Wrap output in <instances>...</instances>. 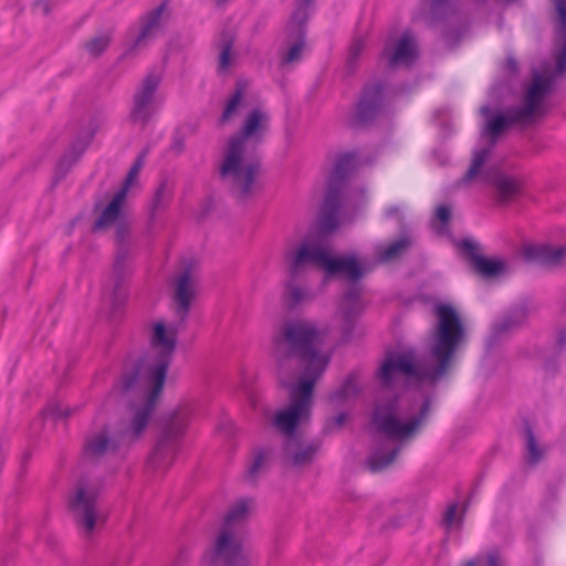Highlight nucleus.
Here are the masks:
<instances>
[{"label":"nucleus","instance_id":"1","mask_svg":"<svg viewBox=\"0 0 566 566\" xmlns=\"http://www.w3.org/2000/svg\"><path fill=\"white\" fill-rule=\"evenodd\" d=\"M434 314L438 323L429 339L428 358L419 359L412 350L391 353L379 368L382 389L373 424L386 440L375 444L367 460L373 472L391 464L401 449L399 442L411 438L423 423L430 409V389L464 339V327L451 305L437 304Z\"/></svg>","mask_w":566,"mask_h":566},{"label":"nucleus","instance_id":"2","mask_svg":"<svg viewBox=\"0 0 566 566\" xmlns=\"http://www.w3.org/2000/svg\"><path fill=\"white\" fill-rule=\"evenodd\" d=\"M319 332L314 323L306 321L287 323L272 337L271 354L277 377L290 390V403L275 413L273 426L286 438L284 457L293 467L310 463L317 451V446L305 442L295 434V429L310 418L313 388L331 359L329 354L319 349Z\"/></svg>","mask_w":566,"mask_h":566},{"label":"nucleus","instance_id":"3","mask_svg":"<svg viewBox=\"0 0 566 566\" xmlns=\"http://www.w3.org/2000/svg\"><path fill=\"white\" fill-rule=\"evenodd\" d=\"M178 326L157 321L150 333V348L132 370H125L107 403L122 396H137L140 401L127 408L122 419L92 433L85 444L90 458L127 450L145 432L161 394L167 369L177 345Z\"/></svg>","mask_w":566,"mask_h":566},{"label":"nucleus","instance_id":"4","mask_svg":"<svg viewBox=\"0 0 566 566\" xmlns=\"http://www.w3.org/2000/svg\"><path fill=\"white\" fill-rule=\"evenodd\" d=\"M554 3L558 17L554 66L546 65L541 72L534 73L520 107L490 117V107L485 105L481 108L482 115L488 117L482 130V140L486 145L473 151L472 163L463 177V182L491 185L501 203L512 201L520 195L522 179L488 166L491 149L500 135L514 126L531 124L546 112L545 97L552 90L554 80L566 71V0H554Z\"/></svg>","mask_w":566,"mask_h":566},{"label":"nucleus","instance_id":"5","mask_svg":"<svg viewBox=\"0 0 566 566\" xmlns=\"http://www.w3.org/2000/svg\"><path fill=\"white\" fill-rule=\"evenodd\" d=\"M282 261L289 277L283 283L281 301L290 310L301 307L314 298L310 286L297 280L306 269L318 268L327 277L338 276L356 282L374 268V262L366 258L333 255L323 240L312 233L301 240L289 241Z\"/></svg>","mask_w":566,"mask_h":566},{"label":"nucleus","instance_id":"6","mask_svg":"<svg viewBox=\"0 0 566 566\" xmlns=\"http://www.w3.org/2000/svg\"><path fill=\"white\" fill-rule=\"evenodd\" d=\"M270 116L258 107L248 113L241 132L226 143L219 172L221 179L230 185L241 197H248L258 188L260 160L256 147L269 129Z\"/></svg>","mask_w":566,"mask_h":566},{"label":"nucleus","instance_id":"7","mask_svg":"<svg viewBox=\"0 0 566 566\" xmlns=\"http://www.w3.org/2000/svg\"><path fill=\"white\" fill-rule=\"evenodd\" d=\"M252 509L253 503L248 499H241L230 507L226 515V525L212 546L205 552L201 566H252L239 534L232 528L244 521Z\"/></svg>","mask_w":566,"mask_h":566},{"label":"nucleus","instance_id":"8","mask_svg":"<svg viewBox=\"0 0 566 566\" xmlns=\"http://www.w3.org/2000/svg\"><path fill=\"white\" fill-rule=\"evenodd\" d=\"M200 410V401L197 398L190 397L179 402L148 460V467L154 472L160 473L169 468L177 452L178 439L185 433L189 423L199 416Z\"/></svg>","mask_w":566,"mask_h":566},{"label":"nucleus","instance_id":"9","mask_svg":"<svg viewBox=\"0 0 566 566\" xmlns=\"http://www.w3.org/2000/svg\"><path fill=\"white\" fill-rule=\"evenodd\" d=\"M101 486L97 480L81 479L69 497L70 510L86 534L92 533L105 518L97 506Z\"/></svg>","mask_w":566,"mask_h":566},{"label":"nucleus","instance_id":"10","mask_svg":"<svg viewBox=\"0 0 566 566\" xmlns=\"http://www.w3.org/2000/svg\"><path fill=\"white\" fill-rule=\"evenodd\" d=\"M312 0H300L284 31L280 48L282 66H290L301 61L305 50L304 24L308 17Z\"/></svg>","mask_w":566,"mask_h":566},{"label":"nucleus","instance_id":"11","mask_svg":"<svg viewBox=\"0 0 566 566\" xmlns=\"http://www.w3.org/2000/svg\"><path fill=\"white\" fill-rule=\"evenodd\" d=\"M163 73L149 72L140 82L133 101L130 117L136 123L147 122L161 107L165 97L159 92Z\"/></svg>","mask_w":566,"mask_h":566},{"label":"nucleus","instance_id":"12","mask_svg":"<svg viewBox=\"0 0 566 566\" xmlns=\"http://www.w3.org/2000/svg\"><path fill=\"white\" fill-rule=\"evenodd\" d=\"M350 202L348 198H343L337 189L331 188L326 195L322 207L321 229L323 232H331L339 224L347 221L346 209Z\"/></svg>","mask_w":566,"mask_h":566},{"label":"nucleus","instance_id":"13","mask_svg":"<svg viewBox=\"0 0 566 566\" xmlns=\"http://www.w3.org/2000/svg\"><path fill=\"white\" fill-rule=\"evenodd\" d=\"M384 56L391 67L410 65L418 56L417 43L412 34L405 32L398 40L387 43Z\"/></svg>","mask_w":566,"mask_h":566},{"label":"nucleus","instance_id":"14","mask_svg":"<svg viewBox=\"0 0 566 566\" xmlns=\"http://www.w3.org/2000/svg\"><path fill=\"white\" fill-rule=\"evenodd\" d=\"M197 287V274L192 268L186 269L177 275L174 284V300L177 304V314L181 321L188 314Z\"/></svg>","mask_w":566,"mask_h":566},{"label":"nucleus","instance_id":"15","mask_svg":"<svg viewBox=\"0 0 566 566\" xmlns=\"http://www.w3.org/2000/svg\"><path fill=\"white\" fill-rule=\"evenodd\" d=\"M458 247L471 259L475 271L485 277L499 275L505 269V263L502 260L480 255L478 245L471 240H463L458 243Z\"/></svg>","mask_w":566,"mask_h":566},{"label":"nucleus","instance_id":"16","mask_svg":"<svg viewBox=\"0 0 566 566\" xmlns=\"http://www.w3.org/2000/svg\"><path fill=\"white\" fill-rule=\"evenodd\" d=\"M523 254L528 261L557 265L566 260V247L527 244L523 248Z\"/></svg>","mask_w":566,"mask_h":566},{"label":"nucleus","instance_id":"17","mask_svg":"<svg viewBox=\"0 0 566 566\" xmlns=\"http://www.w3.org/2000/svg\"><path fill=\"white\" fill-rule=\"evenodd\" d=\"M384 99V88L380 84L366 86L357 104L360 120H368L379 111Z\"/></svg>","mask_w":566,"mask_h":566},{"label":"nucleus","instance_id":"18","mask_svg":"<svg viewBox=\"0 0 566 566\" xmlns=\"http://www.w3.org/2000/svg\"><path fill=\"white\" fill-rule=\"evenodd\" d=\"M165 11L164 6L158 7L150 12L143 21L138 31V34L133 41L134 49L145 44L150 38H153L161 27V15Z\"/></svg>","mask_w":566,"mask_h":566},{"label":"nucleus","instance_id":"19","mask_svg":"<svg viewBox=\"0 0 566 566\" xmlns=\"http://www.w3.org/2000/svg\"><path fill=\"white\" fill-rule=\"evenodd\" d=\"M126 198V189H120L105 207L101 217L95 222V229H104L117 222L122 214V208Z\"/></svg>","mask_w":566,"mask_h":566},{"label":"nucleus","instance_id":"20","mask_svg":"<svg viewBox=\"0 0 566 566\" xmlns=\"http://www.w3.org/2000/svg\"><path fill=\"white\" fill-rule=\"evenodd\" d=\"M358 165V158L353 153H345L339 155L334 164L332 170V179L334 182L344 179L352 170Z\"/></svg>","mask_w":566,"mask_h":566},{"label":"nucleus","instance_id":"21","mask_svg":"<svg viewBox=\"0 0 566 566\" xmlns=\"http://www.w3.org/2000/svg\"><path fill=\"white\" fill-rule=\"evenodd\" d=\"M410 241L401 238L388 247L379 245L376 248L377 262H390L399 258L409 247Z\"/></svg>","mask_w":566,"mask_h":566},{"label":"nucleus","instance_id":"22","mask_svg":"<svg viewBox=\"0 0 566 566\" xmlns=\"http://www.w3.org/2000/svg\"><path fill=\"white\" fill-rule=\"evenodd\" d=\"M244 92L245 84L241 82L238 83L235 91L226 103L224 109L221 115L222 123L229 122L239 113V109L241 108L243 103Z\"/></svg>","mask_w":566,"mask_h":566},{"label":"nucleus","instance_id":"23","mask_svg":"<svg viewBox=\"0 0 566 566\" xmlns=\"http://www.w3.org/2000/svg\"><path fill=\"white\" fill-rule=\"evenodd\" d=\"M358 392V384L355 376H350L346 379L344 385L329 397V403L333 407H337L342 403L347 402Z\"/></svg>","mask_w":566,"mask_h":566},{"label":"nucleus","instance_id":"24","mask_svg":"<svg viewBox=\"0 0 566 566\" xmlns=\"http://www.w3.org/2000/svg\"><path fill=\"white\" fill-rule=\"evenodd\" d=\"M360 310L361 302L359 297V289L357 286H353L344 296V300L342 302V311L344 312V317L346 319H349Z\"/></svg>","mask_w":566,"mask_h":566},{"label":"nucleus","instance_id":"25","mask_svg":"<svg viewBox=\"0 0 566 566\" xmlns=\"http://www.w3.org/2000/svg\"><path fill=\"white\" fill-rule=\"evenodd\" d=\"M449 219H450V209L446 206H439L437 208L434 217L431 221L432 229L438 234H447Z\"/></svg>","mask_w":566,"mask_h":566},{"label":"nucleus","instance_id":"26","mask_svg":"<svg viewBox=\"0 0 566 566\" xmlns=\"http://www.w3.org/2000/svg\"><path fill=\"white\" fill-rule=\"evenodd\" d=\"M461 566H505L502 557L495 551L490 552L488 555L476 556L473 559L467 560Z\"/></svg>","mask_w":566,"mask_h":566},{"label":"nucleus","instance_id":"27","mask_svg":"<svg viewBox=\"0 0 566 566\" xmlns=\"http://www.w3.org/2000/svg\"><path fill=\"white\" fill-rule=\"evenodd\" d=\"M543 450L537 446L536 440L530 429L526 431V458L532 464L538 462Z\"/></svg>","mask_w":566,"mask_h":566},{"label":"nucleus","instance_id":"28","mask_svg":"<svg viewBox=\"0 0 566 566\" xmlns=\"http://www.w3.org/2000/svg\"><path fill=\"white\" fill-rule=\"evenodd\" d=\"M234 60V53L232 51V40L223 43L219 54V70L227 72Z\"/></svg>","mask_w":566,"mask_h":566},{"label":"nucleus","instance_id":"29","mask_svg":"<svg viewBox=\"0 0 566 566\" xmlns=\"http://www.w3.org/2000/svg\"><path fill=\"white\" fill-rule=\"evenodd\" d=\"M461 522V514L459 511L458 504L453 503L449 505L447 509L444 516H443V523L447 526V528H457L460 525Z\"/></svg>","mask_w":566,"mask_h":566},{"label":"nucleus","instance_id":"30","mask_svg":"<svg viewBox=\"0 0 566 566\" xmlns=\"http://www.w3.org/2000/svg\"><path fill=\"white\" fill-rule=\"evenodd\" d=\"M109 36L107 34L98 35L92 39L87 44V51L93 55L101 54L109 44Z\"/></svg>","mask_w":566,"mask_h":566},{"label":"nucleus","instance_id":"31","mask_svg":"<svg viewBox=\"0 0 566 566\" xmlns=\"http://www.w3.org/2000/svg\"><path fill=\"white\" fill-rule=\"evenodd\" d=\"M269 459H270V452L266 450H262V451H259L258 453H255L253 462L250 467V473L252 475H254L259 471H261Z\"/></svg>","mask_w":566,"mask_h":566},{"label":"nucleus","instance_id":"32","mask_svg":"<svg viewBox=\"0 0 566 566\" xmlns=\"http://www.w3.org/2000/svg\"><path fill=\"white\" fill-rule=\"evenodd\" d=\"M142 166H143V160L142 159H138L134 165L133 167L130 168L127 177H126V180H125V184L123 186L122 189H126V193L128 192V189L133 186V184L135 182L140 169H142Z\"/></svg>","mask_w":566,"mask_h":566},{"label":"nucleus","instance_id":"33","mask_svg":"<svg viewBox=\"0 0 566 566\" xmlns=\"http://www.w3.org/2000/svg\"><path fill=\"white\" fill-rule=\"evenodd\" d=\"M142 166H143V160L142 159H138L134 165L133 167L130 168L127 177H126V180H125V184L123 186L122 189H126V193L128 192V189L133 186V184L135 182L140 169H142Z\"/></svg>","mask_w":566,"mask_h":566},{"label":"nucleus","instance_id":"34","mask_svg":"<svg viewBox=\"0 0 566 566\" xmlns=\"http://www.w3.org/2000/svg\"><path fill=\"white\" fill-rule=\"evenodd\" d=\"M434 14L446 13L451 8L450 0H426Z\"/></svg>","mask_w":566,"mask_h":566},{"label":"nucleus","instance_id":"35","mask_svg":"<svg viewBox=\"0 0 566 566\" xmlns=\"http://www.w3.org/2000/svg\"><path fill=\"white\" fill-rule=\"evenodd\" d=\"M365 49V40L363 38L355 39L349 46V59L355 60Z\"/></svg>","mask_w":566,"mask_h":566},{"label":"nucleus","instance_id":"36","mask_svg":"<svg viewBox=\"0 0 566 566\" xmlns=\"http://www.w3.org/2000/svg\"><path fill=\"white\" fill-rule=\"evenodd\" d=\"M347 419V415L345 412H340L337 416L331 418L326 422V428L328 430H334L340 428Z\"/></svg>","mask_w":566,"mask_h":566},{"label":"nucleus","instance_id":"37","mask_svg":"<svg viewBox=\"0 0 566 566\" xmlns=\"http://www.w3.org/2000/svg\"><path fill=\"white\" fill-rule=\"evenodd\" d=\"M126 298H127V291L123 286H117L114 292V295H113V301H114L115 305L123 304L126 301Z\"/></svg>","mask_w":566,"mask_h":566},{"label":"nucleus","instance_id":"38","mask_svg":"<svg viewBox=\"0 0 566 566\" xmlns=\"http://www.w3.org/2000/svg\"><path fill=\"white\" fill-rule=\"evenodd\" d=\"M165 195H166V186L161 185L157 189V192H156V197H155L156 206L159 205V201H161V199L165 197Z\"/></svg>","mask_w":566,"mask_h":566},{"label":"nucleus","instance_id":"39","mask_svg":"<svg viewBox=\"0 0 566 566\" xmlns=\"http://www.w3.org/2000/svg\"><path fill=\"white\" fill-rule=\"evenodd\" d=\"M520 324V322H511V318H506L497 328L500 331H506V329H510L511 327L515 326Z\"/></svg>","mask_w":566,"mask_h":566},{"label":"nucleus","instance_id":"40","mask_svg":"<svg viewBox=\"0 0 566 566\" xmlns=\"http://www.w3.org/2000/svg\"><path fill=\"white\" fill-rule=\"evenodd\" d=\"M559 342H560L563 345H566V331H564V332L560 334Z\"/></svg>","mask_w":566,"mask_h":566},{"label":"nucleus","instance_id":"41","mask_svg":"<svg viewBox=\"0 0 566 566\" xmlns=\"http://www.w3.org/2000/svg\"><path fill=\"white\" fill-rule=\"evenodd\" d=\"M507 63L512 66V69H514V67H515V63H514V61H513V60H509V61H507Z\"/></svg>","mask_w":566,"mask_h":566},{"label":"nucleus","instance_id":"42","mask_svg":"<svg viewBox=\"0 0 566 566\" xmlns=\"http://www.w3.org/2000/svg\"><path fill=\"white\" fill-rule=\"evenodd\" d=\"M395 211H396L395 209H390V210H388V214H391V213H394Z\"/></svg>","mask_w":566,"mask_h":566},{"label":"nucleus","instance_id":"43","mask_svg":"<svg viewBox=\"0 0 566 566\" xmlns=\"http://www.w3.org/2000/svg\"><path fill=\"white\" fill-rule=\"evenodd\" d=\"M218 3H223L226 2L227 0H216Z\"/></svg>","mask_w":566,"mask_h":566}]
</instances>
